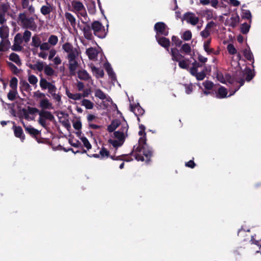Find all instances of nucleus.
Wrapping results in <instances>:
<instances>
[{
  "instance_id": "nucleus-18",
  "label": "nucleus",
  "mask_w": 261,
  "mask_h": 261,
  "mask_svg": "<svg viewBox=\"0 0 261 261\" xmlns=\"http://www.w3.org/2000/svg\"><path fill=\"white\" fill-rule=\"evenodd\" d=\"M39 107L43 110H50L53 109V105L47 98L41 99L39 102Z\"/></svg>"
},
{
  "instance_id": "nucleus-2",
  "label": "nucleus",
  "mask_w": 261,
  "mask_h": 261,
  "mask_svg": "<svg viewBox=\"0 0 261 261\" xmlns=\"http://www.w3.org/2000/svg\"><path fill=\"white\" fill-rule=\"evenodd\" d=\"M254 76V73L250 68H247L245 73L242 71H239L233 73L232 76L229 74L227 75L226 76L228 83L231 84H233L235 82L240 84V85L234 89V90L230 95L234 94L241 86H243L245 80L250 82Z\"/></svg>"
},
{
  "instance_id": "nucleus-15",
  "label": "nucleus",
  "mask_w": 261,
  "mask_h": 261,
  "mask_svg": "<svg viewBox=\"0 0 261 261\" xmlns=\"http://www.w3.org/2000/svg\"><path fill=\"white\" fill-rule=\"evenodd\" d=\"M179 51L180 50H179L176 48H171V55L173 60L177 62L184 58V57L179 53Z\"/></svg>"
},
{
  "instance_id": "nucleus-46",
  "label": "nucleus",
  "mask_w": 261,
  "mask_h": 261,
  "mask_svg": "<svg viewBox=\"0 0 261 261\" xmlns=\"http://www.w3.org/2000/svg\"><path fill=\"white\" fill-rule=\"evenodd\" d=\"M32 33L28 30H25L23 33L22 39L25 43H28L30 40L31 37Z\"/></svg>"
},
{
  "instance_id": "nucleus-10",
  "label": "nucleus",
  "mask_w": 261,
  "mask_h": 261,
  "mask_svg": "<svg viewBox=\"0 0 261 261\" xmlns=\"http://www.w3.org/2000/svg\"><path fill=\"white\" fill-rule=\"evenodd\" d=\"M22 123L23 124L25 132L29 134L32 137L35 138L37 142L39 143L40 142L38 140L37 136L40 134V132L31 125L26 126L23 121H22Z\"/></svg>"
},
{
  "instance_id": "nucleus-14",
  "label": "nucleus",
  "mask_w": 261,
  "mask_h": 261,
  "mask_svg": "<svg viewBox=\"0 0 261 261\" xmlns=\"http://www.w3.org/2000/svg\"><path fill=\"white\" fill-rule=\"evenodd\" d=\"M68 69L70 76H75L76 74V69L79 67V64L77 61L72 62L68 61Z\"/></svg>"
},
{
  "instance_id": "nucleus-49",
  "label": "nucleus",
  "mask_w": 261,
  "mask_h": 261,
  "mask_svg": "<svg viewBox=\"0 0 261 261\" xmlns=\"http://www.w3.org/2000/svg\"><path fill=\"white\" fill-rule=\"evenodd\" d=\"M123 156H128V155H123L122 156H115L114 155H110L109 157L113 160H121V161H125L126 162H129L133 160V159L131 158H129L130 159H124L123 158Z\"/></svg>"
},
{
  "instance_id": "nucleus-19",
  "label": "nucleus",
  "mask_w": 261,
  "mask_h": 261,
  "mask_svg": "<svg viewBox=\"0 0 261 261\" xmlns=\"http://www.w3.org/2000/svg\"><path fill=\"white\" fill-rule=\"evenodd\" d=\"M76 73L77 77L81 80L88 81L91 79L90 75L85 70H79Z\"/></svg>"
},
{
  "instance_id": "nucleus-40",
  "label": "nucleus",
  "mask_w": 261,
  "mask_h": 261,
  "mask_svg": "<svg viewBox=\"0 0 261 261\" xmlns=\"http://www.w3.org/2000/svg\"><path fill=\"white\" fill-rule=\"evenodd\" d=\"M62 48L65 51L66 53H70L72 51H73L74 49L73 46L69 42H66L62 46Z\"/></svg>"
},
{
  "instance_id": "nucleus-13",
  "label": "nucleus",
  "mask_w": 261,
  "mask_h": 261,
  "mask_svg": "<svg viewBox=\"0 0 261 261\" xmlns=\"http://www.w3.org/2000/svg\"><path fill=\"white\" fill-rule=\"evenodd\" d=\"M13 124H15L14 122H13ZM13 129L15 136L17 138H20L21 141H23V140L25 139V135L23 134L21 127L19 126H17L15 125H13Z\"/></svg>"
},
{
  "instance_id": "nucleus-52",
  "label": "nucleus",
  "mask_w": 261,
  "mask_h": 261,
  "mask_svg": "<svg viewBox=\"0 0 261 261\" xmlns=\"http://www.w3.org/2000/svg\"><path fill=\"white\" fill-rule=\"evenodd\" d=\"M183 40L185 41H189L192 38V33L190 31L188 30L185 31L182 36Z\"/></svg>"
},
{
  "instance_id": "nucleus-37",
  "label": "nucleus",
  "mask_w": 261,
  "mask_h": 261,
  "mask_svg": "<svg viewBox=\"0 0 261 261\" xmlns=\"http://www.w3.org/2000/svg\"><path fill=\"white\" fill-rule=\"evenodd\" d=\"M82 105L85 106L87 109H92L94 106L93 103L87 99H84L82 100Z\"/></svg>"
},
{
  "instance_id": "nucleus-42",
  "label": "nucleus",
  "mask_w": 261,
  "mask_h": 261,
  "mask_svg": "<svg viewBox=\"0 0 261 261\" xmlns=\"http://www.w3.org/2000/svg\"><path fill=\"white\" fill-rule=\"evenodd\" d=\"M172 43L174 44L176 47H179L182 44V41L179 38L175 36H173L171 38Z\"/></svg>"
},
{
  "instance_id": "nucleus-5",
  "label": "nucleus",
  "mask_w": 261,
  "mask_h": 261,
  "mask_svg": "<svg viewBox=\"0 0 261 261\" xmlns=\"http://www.w3.org/2000/svg\"><path fill=\"white\" fill-rule=\"evenodd\" d=\"M39 118L38 123L44 128H46L47 125L46 120H48L53 121L55 120V117L51 112L42 110L39 113Z\"/></svg>"
},
{
  "instance_id": "nucleus-29",
  "label": "nucleus",
  "mask_w": 261,
  "mask_h": 261,
  "mask_svg": "<svg viewBox=\"0 0 261 261\" xmlns=\"http://www.w3.org/2000/svg\"><path fill=\"white\" fill-rule=\"evenodd\" d=\"M79 56V53L76 48H74L73 51H72L68 53L67 56V59L68 61L72 62L73 61H76V58Z\"/></svg>"
},
{
  "instance_id": "nucleus-26",
  "label": "nucleus",
  "mask_w": 261,
  "mask_h": 261,
  "mask_svg": "<svg viewBox=\"0 0 261 261\" xmlns=\"http://www.w3.org/2000/svg\"><path fill=\"white\" fill-rule=\"evenodd\" d=\"M41 43V40L39 36L34 35L32 37L31 45L37 48L40 46Z\"/></svg>"
},
{
  "instance_id": "nucleus-43",
  "label": "nucleus",
  "mask_w": 261,
  "mask_h": 261,
  "mask_svg": "<svg viewBox=\"0 0 261 261\" xmlns=\"http://www.w3.org/2000/svg\"><path fill=\"white\" fill-rule=\"evenodd\" d=\"M18 80L15 77H13L10 81V87L12 90H16L17 87Z\"/></svg>"
},
{
  "instance_id": "nucleus-9",
  "label": "nucleus",
  "mask_w": 261,
  "mask_h": 261,
  "mask_svg": "<svg viewBox=\"0 0 261 261\" xmlns=\"http://www.w3.org/2000/svg\"><path fill=\"white\" fill-rule=\"evenodd\" d=\"M40 86L42 89H48V92H53L55 89H57L56 86L51 83L48 82L44 78H41L40 80Z\"/></svg>"
},
{
  "instance_id": "nucleus-12",
  "label": "nucleus",
  "mask_w": 261,
  "mask_h": 261,
  "mask_svg": "<svg viewBox=\"0 0 261 261\" xmlns=\"http://www.w3.org/2000/svg\"><path fill=\"white\" fill-rule=\"evenodd\" d=\"M130 110L133 112L136 116H142L145 112L144 110L140 106L139 103H137L134 106L130 105Z\"/></svg>"
},
{
  "instance_id": "nucleus-17",
  "label": "nucleus",
  "mask_w": 261,
  "mask_h": 261,
  "mask_svg": "<svg viewBox=\"0 0 261 261\" xmlns=\"http://www.w3.org/2000/svg\"><path fill=\"white\" fill-rule=\"evenodd\" d=\"M104 67L112 81H115L116 80V76L111 64L109 63H105Z\"/></svg>"
},
{
  "instance_id": "nucleus-25",
  "label": "nucleus",
  "mask_w": 261,
  "mask_h": 261,
  "mask_svg": "<svg viewBox=\"0 0 261 261\" xmlns=\"http://www.w3.org/2000/svg\"><path fill=\"white\" fill-rule=\"evenodd\" d=\"M65 17L67 20L69 21L70 23V25L74 28L76 25V20L74 16L69 12H66L65 13Z\"/></svg>"
},
{
  "instance_id": "nucleus-35",
  "label": "nucleus",
  "mask_w": 261,
  "mask_h": 261,
  "mask_svg": "<svg viewBox=\"0 0 261 261\" xmlns=\"http://www.w3.org/2000/svg\"><path fill=\"white\" fill-rule=\"evenodd\" d=\"M95 96L101 100H104L107 98L106 94L100 89L95 90Z\"/></svg>"
},
{
  "instance_id": "nucleus-59",
  "label": "nucleus",
  "mask_w": 261,
  "mask_h": 261,
  "mask_svg": "<svg viewBox=\"0 0 261 261\" xmlns=\"http://www.w3.org/2000/svg\"><path fill=\"white\" fill-rule=\"evenodd\" d=\"M56 89H55L54 92L49 93L51 94L53 98L55 99L57 101H58V102H61V96L59 94H56Z\"/></svg>"
},
{
  "instance_id": "nucleus-30",
  "label": "nucleus",
  "mask_w": 261,
  "mask_h": 261,
  "mask_svg": "<svg viewBox=\"0 0 261 261\" xmlns=\"http://www.w3.org/2000/svg\"><path fill=\"white\" fill-rule=\"evenodd\" d=\"M91 70L97 77H102L104 76V72L102 69H100L94 66H91Z\"/></svg>"
},
{
  "instance_id": "nucleus-57",
  "label": "nucleus",
  "mask_w": 261,
  "mask_h": 261,
  "mask_svg": "<svg viewBox=\"0 0 261 261\" xmlns=\"http://www.w3.org/2000/svg\"><path fill=\"white\" fill-rule=\"evenodd\" d=\"M184 86L185 87L186 93L187 94H190L192 92L193 89V86L192 84H185Z\"/></svg>"
},
{
  "instance_id": "nucleus-56",
  "label": "nucleus",
  "mask_w": 261,
  "mask_h": 261,
  "mask_svg": "<svg viewBox=\"0 0 261 261\" xmlns=\"http://www.w3.org/2000/svg\"><path fill=\"white\" fill-rule=\"evenodd\" d=\"M203 86L206 90H211L214 86V83L210 81H206L203 83Z\"/></svg>"
},
{
  "instance_id": "nucleus-50",
  "label": "nucleus",
  "mask_w": 261,
  "mask_h": 261,
  "mask_svg": "<svg viewBox=\"0 0 261 261\" xmlns=\"http://www.w3.org/2000/svg\"><path fill=\"white\" fill-rule=\"evenodd\" d=\"M251 13L249 10H246L243 11L242 15V18L250 20V22H251Z\"/></svg>"
},
{
  "instance_id": "nucleus-23",
  "label": "nucleus",
  "mask_w": 261,
  "mask_h": 261,
  "mask_svg": "<svg viewBox=\"0 0 261 261\" xmlns=\"http://www.w3.org/2000/svg\"><path fill=\"white\" fill-rule=\"evenodd\" d=\"M9 36V29L7 26L0 27V37L2 40L7 39Z\"/></svg>"
},
{
  "instance_id": "nucleus-11",
  "label": "nucleus",
  "mask_w": 261,
  "mask_h": 261,
  "mask_svg": "<svg viewBox=\"0 0 261 261\" xmlns=\"http://www.w3.org/2000/svg\"><path fill=\"white\" fill-rule=\"evenodd\" d=\"M155 38L159 44L164 47L167 50H169L170 41L168 38L165 37H160L158 35H155Z\"/></svg>"
},
{
  "instance_id": "nucleus-7",
  "label": "nucleus",
  "mask_w": 261,
  "mask_h": 261,
  "mask_svg": "<svg viewBox=\"0 0 261 261\" xmlns=\"http://www.w3.org/2000/svg\"><path fill=\"white\" fill-rule=\"evenodd\" d=\"M154 29L156 32V35L159 36L160 35L167 36L169 34V28L163 22H156L154 24Z\"/></svg>"
},
{
  "instance_id": "nucleus-22",
  "label": "nucleus",
  "mask_w": 261,
  "mask_h": 261,
  "mask_svg": "<svg viewBox=\"0 0 261 261\" xmlns=\"http://www.w3.org/2000/svg\"><path fill=\"white\" fill-rule=\"evenodd\" d=\"M86 53L90 60H95L97 56V50L93 48L90 47L86 50Z\"/></svg>"
},
{
  "instance_id": "nucleus-31",
  "label": "nucleus",
  "mask_w": 261,
  "mask_h": 261,
  "mask_svg": "<svg viewBox=\"0 0 261 261\" xmlns=\"http://www.w3.org/2000/svg\"><path fill=\"white\" fill-rule=\"evenodd\" d=\"M72 6L75 12H79L85 8L83 4L79 1H73L72 2Z\"/></svg>"
},
{
  "instance_id": "nucleus-63",
  "label": "nucleus",
  "mask_w": 261,
  "mask_h": 261,
  "mask_svg": "<svg viewBox=\"0 0 261 261\" xmlns=\"http://www.w3.org/2000/svg\"><path fill=\"white\" fill-rule=\"evenodd\" d=\"M82 95L81 93H75L70 94L69 98L73 99L74 100H80L82 98Z\"/></svg>"
},
{
  "instance_id": "nucleus-55",
  "label": "nucleus",
  "mask_w": 261,
  "mask_h": 261,
  "mask_svg": "<svg viewBox=\"0 0 261 261\" xmlns=\"http://www.w3.org/2000/svg\"><path fill=\"white\" fill-rule=\"evenodd\" d=\"M82 122L80 119L73 122V127L76 130H80L82 128Z\"/></svg>"
},
{
  "instance_id": "nucleus-27",
  "label": "nucleus",
  "mask_w": 261,
  "mask_h": 261,
  "mask_svg": "<svg viewBox=\"0 0 261 261\" xmlns=\"http://www.w3.org/2000/svg\"><path fill=\"white\" fill-rule=\"evenodd\" d=\"M227 89L225 87L221 86L218 90L217 97L219 98H224L227 96Z\"/></svg>"
},
{
  "instance_id": "nucleus-61",
  "label": "nucleus",
  "mask_w": 261,
  "mask_h": 261,
  "mask_svg": "<svg viewBox=\"0 0 261 261\" xmlns=\"http://www.w3.org/2000/svg\"><path fill=\"white\" fill-rule=\"evenodd\" d=\"M178 62V66L180 68L182 69H187L188 68V64L187 63V61L185 60H179Z\"/></svg>"
},
{
  "instance_id": "nucleus-62",
  "label": "nucleus",
  "mask_w": 261,
  "mask_h": 261,
  "mask_svg": "<svg viewBox=\"0 0 261 261\" xmlns=\"http://www.w3.org/2000/svg\"><path fill=\"white\" fill-rule=\"evenodd\" d=\"M9 9V6L6 4H3L0 5V13L6 14Z\"/></svg>"
},
{
  "instance_id": "nucleus-58",
  "label": "nucleus",
  "mask_w": 261,
  "mask_h": 261,
  "mask_svg": "<svg viewBox=\"0 0 261 261\" xmlns=\"http://www.w3.org/2000/svg\"><path fill=\"white\" fill-rule=\"evenodd\" d=\"M27 110H28L29 114L31 115H34L36 113H39L40 111L37 108L31 107L30 106H28Z\"/></svg>"
},
{
  "instance_id": "nucleus-28",
  "label": "nucleus",
  "mask_w": 261,
  "mask_h": 261,
  "mask_svg": "<svg viewBox=\"0 0 261 261\" xmlns=\"http://www.w3.org/2000/svg\"><path fill=\"white\" fill-rule=\"evenodd\" d=\"M211 42V39H210L204 42L203 48L204 50L208 55L213 54L214 52V49L212 48H210Z\"/></svg>"
},
{
  "instance_id": "nucleus-34",
  "label": "nucleus",
  "mask_w": 261,
  "mask_h": 261,
  "mask_svg": "<svg viewBox=\"0 0 261 261\" xmlns=\"http://www.w3.org/2000/svg\"><path fill=\"white\" fill-rule=\"evenodd\" d=\"M191 48L188 43L184 44L180 49V52L185 53L186 54H189L191 53Z\"/></svg>"
},
{
  "instance_id": "nucleus-20",
  "label": "nucleus",
  "mask_w": 261,
  "mask_h": 261,
  "mask_svg": "<svg viewBox=\"0 0 261 261\" xmlns=\"http://www.w3.org/2000/svg\"><path fill=\"white\" fill-rule=\"evenodd\" d=\"M120 125V121L119 120H113L111 124L109 125H108L107 130L110 133L113 132Z\"/></svg>"
},
{
  "instance_id": "nucleus-44",
  "label": "nucleus",
  "mask_w": 261,
  "mask_h": 261,
  "mask_svg": "<svg viewBox=\"0 0 261 261\" xmlns=\"http://www.w3.org/2000/svg\"><path fill=\"white\" fill-rule=\"evenodd\" d=\"M10 42L9 40H2L0 42V51H5L7 50L8 48L6 47V45L9 44Z\"/></svg>"
},
{
  "instance_id": "nucleus-41",
  "label": "nucleus",
  "mask_w": 261,
  "mask_h": 261,
  "mask_svg": "<svg viewBox=\"0 0 261 261\" xmlns=\"http://www.w3.org/2000/svg\"><path fill=\"white\" fill-rule=\"evenodd\" d=\"M207 70V67H205L202 71L198 72L197 74L195 76L196 77V79L198 81H201L203 80L206 75L205 72Z\"/></svg>"
},
{
  "instance_id": "nucleus-32",
  "label": "nucleus",
  "mask_w": 261,
  "mask_h": 261,
  "mask_svg": "<svg viewBox=\"0 0 261 261\" xmlns=\"http://www.w3.org/2000/svg\"><path fill=\"white\" fill-rule=\"evenodd\" d=\"M20 89L21 91H25L27 92L31 90V86L25 81H21L20 82Z\"/></svg>"
},
{
  "instance_id": "nucleus-16",
  "label": "nucleus",
  "mask_w": 261,
  "mask_h": 261,
  "mask_svg": "<svg viewBox=\"0 0 261 261\" xmlns=\"http://www.w3.org/2000/svg\"><path fill=\"white\" fill-rule=\"evenodd\" d=\"M53 10V6L50 3L46 2V5L42 6L40 8L41 14L44 16L49 14Z\"/></svg>"
},
{
  "instance_id": "nucleus-48",
  "label": "nucleus",
  "mask_w": 261,
  "mask_h": 261,
  "mask_svg": "<svg viewBox=\"0 0 261 261\" xmlns=\"http://www.w3.org/2000/svg\"><path fill=\"white\" fill-rule=\"evenodd\" d=\"M108 142L112 144L115 148L121 146L123 144V142L119 140H112L111 139L108 140Z\"/></svg>"
},
{
  "instance_id": "nucleus-1",
  "label": "nucleus",
  "mask_w": 261,
  "mask_h": 261,
  "mask_svg": "<svg viewBox=\"0 0 261 261\" xmlns=\"http://www.w3.org/2000/svg\"><path fill=\"white\" fill-rule=\"evenodd\" d=\"M153 148L146 143V138L140 137L138 144L134 145L129 155H133L138 161L145 162L148 164L153 155Z\"/></svg>"
},
{
  "instance_id": "nucleus-6",
  "label": "nucleus",
  "mask_w": 261,
  "mask_h": 261,
  "mask_svg": "<svg viewBox=\"0 0 261 261\" xmlns=\"http://www.w3.org/2000/svg\"><path fill=\"white\" fill-rule=\"evenodd\" d=\"M81 22L84 24V26L82 29L85 38L88 40H92L94 37L91 31L90 25L89 23V18L87 14V16H84L83 18H81Z\"/></svg>"
},
{
  "instance_id": "nucleus-3",
  "label": "nucleus",
  "mask_w": 261,
  "mask_h": 261,
  "mask_svg": "<svg viewBox=\"0 0 261 261\" xmlns=\"http://www.w3.org/2000/svg\"><path fill=\"white\" fill-rule=\"evenodd\" d=\"M18 19L23 28L29 29L33 31H36L37 25L33 17H28L26 13L23 12L18 15Z\"/></svg>"
},
{
  "instance_id": "nucleus-39",
  "label": "nucleus",
  "mask_w": 261,
  "mask_h": 261,
  "mask_svg": "<svg viewBox=\"0 0 261 261\" xmlns=\"http://www.w3.org/2000/svg\"><path fill=\"white\" fill-rule=\"evenodd\" d=\"M250 28V24L245 22L242 24L241 26V32L243 34H246L249 31Z\"/></svg>"
},
{
  "instance_id": "nucleus-38",
  "label": "nucleus",
  "mask_w": 261,
  "mask_h": 261,
  "mask_svg": "<svg viewBox=\"0 0 261 261\" xmlns=\"http://www.w3.org/2000/svg\"><path fill=\"white\" fill-rule=\"evenodd\" d=\"M58 42V38L57 36L54 35H51L49 36L48 42L49 44L55 46L56 45Z\"/></svg>"
},
{
  "instance_id": "nucleus-33",
  "label": "nucleus",
  "mask_w": 261,
  "mask_h": 261,
  "mask_svg": "<svg viewBox=\"0 0 261 261\" xmlns=\"http://www.w3.org/2000/svg\"><path fill=\"white\" fill-rule=\"evenodd\" d=\"M7 65L13 74L17 75L19 73L20 70L12 62H7Z\"/></svg>"
},
{
  "instance_id": "nucleus-8",
  "label": "nucleus",
  "mask_w": 261,
  "mask_h": 261,
  "mask_svg": "<svg viewBox=\"0 0 261 261\" xmlns=\"http://www.w3.org/2000/svg\"><path fill=\"white\" fill-rule=\"evenodd\" d=\"M181 20H186L188 23H190L193 25H195L199 21V18L196 16L194 13L188 12L184 14L181 18Z\"/></svg>"
},
{
  "instance_id": "nucleus-54",
  "label": "nucleus",
  "mask_w": 261,
  "mask_h": 261,
  "mask_svg": "<svg viewBox=\"0 0 261 261\" xmlns=\"http://www.w3.org/2000/svg\"><path fill=\"white\" fill-rule=\"evenodd\" d=\"M16 93L17 92L16 90H10L9 92L8 93V98L11 101L15 100L16 98Z\"/></svg>"
},
{
  "instance_id": "nucleus-64",
  "label": "nucleus",
  "mask_w": 261,
  "mask_h": 261,
  "mask_svg": "<svg viewBox=\"0 0 261 261\" xmlns=\"http://www.w3.org/2000/svg\"><path fill=\"white\" fill-rule=\"evenodd\" d=\"M39 47L41 50H48L50 49V47L48 42H43V43H41Z\"/></svg>"
},
{
  "instance_id": "nucleus-53",
  "label": "nucleus",
  "mask_w": 261,
  "mask_h": 261,
  "mask_svg": "<svg viewBox=\"0 0 261 261\" xmlns=\"http://www.w3.org/2000/svg\"><path fill=\"white\" fill-rule=\"evenodd\" d=\"M99 154L100 155L101 158L106 156L109 157L110 155V151H108L106 148L102 147L100 150Z\"/></svg>"
},
{
  "instance_id": "nucleus-51",
  "label": "nucleus",
  "mask_w": 261,
  "mask_h": 261,
  "mask_svg": "<svg viewBox=\"0 0 261 261\" xmlns=\"http://www.w3.org/2000/svg\"><path fill=\"white\" fill-rule=\"evenodd\" d=\"M54 70L48 65H46L44 67V73L46 75L48 76H52L54 74Z\"/></svg>"
},
{
  "instance_id": "nucleus-47",
  "label": "nucleus",
  "mask_w": 261,
  "mask_h": 261,
  "mask_svg": "<svg viewBox=\"0 0 261 261\" xmlns=\"http://www.w3.org/2000/svg\"><path fill=\"white\" fill-rule=\"evenodd\" d=\"M227 49L228 53L231 55L236 54L237 53V50L236 48L234 47V45L230 43L227 45Z\"/></svg>"
},
{
  "instance_id": "nucleus-45",
  "label": "nucleus",
  "mask_w": 261,
  "mask_h": 261,
  "mask_svg": "<svg viewBox=\"0 0 261 261\" xmlns=\"http://www.w3.org/2000/svg\"><path fill=\"white\" fill-rule=\"evenodd\" d=\"M81 141L83 142L84 146L87 149V150H89L92 148V145L90 143L89 141L87 139V138L85 137H82L80 138Z\"/></svg>"
},
{
  "instance_id": "nucleus-4",
  "label": "nucleus",
  "mask_w": 261,
  "mask_h": 261,
  "mask_svg": "<svg viewBox=\"0 0 261 261\" xmlns=\"http://www.w3.org/2000/svg\"><path fill=\"white\" fill-rule=\"evenodd\" d=\"M109 25H107V29L106 30L104 26L102 23L97 20L94 21L91 24V31H93V34L95 36L99 38H104L106 37L108 31Z\"/></svg>"
},
{
  "instance_id": "nucleus-21",
  "label": "nucleus",
  "mask_w": 261,
  "mask_h": 261,
  "mask_svg": "<svg viewBox=\"0 0 261 261\" xmlns=\"http://www.w3.org/2000/svg\"><path fill=\"white\" fill-rule=\"evenodd\" d=\"M248 48H245L244 51H243V55L244 56V57H245V58L249 61H252V67L253 68H254V66H253V63H254V58H253V54L252 53V52L251 51L250 48L249 47H248Z\"/></svg>"
},
{
  "instance_id": "nucleus-60",
  "label": "nucleus",
  "mask_w": 261,
  "mask_h": 261,
  "mask_svg": "<svg viewBox=\"0 0 261 261\" xmlns=\"http://www.w3.org/2000/svg\"><path fill=\"white\" fill-rule=\"evenodd\" d=\"M28 81L32 85H35L38 82L37 77L34 75H31L29 76Z\"/></svg>"
},
{
  "instance_id": "nucleus-24",
  "label": "nucleus",
  "mask_w": 261,
  "mask_h": 261,
  "mask_svg": "<svg viewBox=\"0 0 261 261\" xmlns=\"http://www.w3.org/2000/svg\"><path fill=\"white\" fill-rule=\"evenodd\" d=\"M9 59L10 61L14 62L18 66H20L21 65V62L19 56L16 53H11L9 56Z\"/></svg>"
},
{
  "instance_id": "nucleus-36",
  "label": "nucleus",
  "mask_w": 261,
  "mask_h": 261,
  "mask_svg": "<svg viewBox=\"0 0 261 261\" xmlns=\"http://www.w3.org/2000/svg\"><path fill=\"white\" fill-rule=\"evenodd\" d=\"M114 137L117 138L119 141L124 143L125 140V136L123 134V132H120V131H116L114 133Z\"/></svg>"
}]
</instances>
